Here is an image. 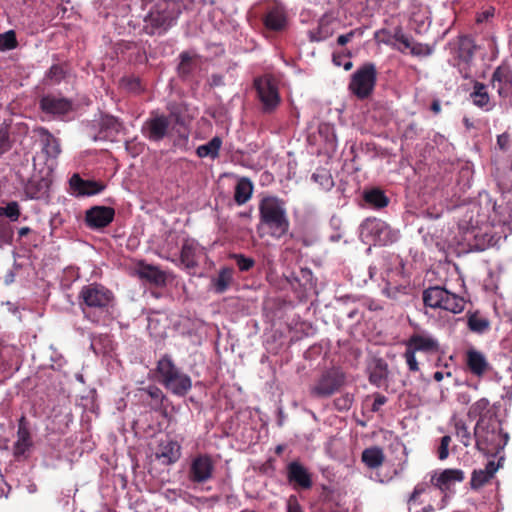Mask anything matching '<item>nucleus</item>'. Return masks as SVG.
<instances>
[{
  "mask_svg": "<svg viewBox=\"0 0 512 512\" xmlns=\"http://www.w3.org/2000/svg\"><path fill=\"white\" fill-rule=\"evenodd\" d=\"M473 435L476 448L486 455H496L508 442V434L502 433L500 422L492 416H481L475 425Z\"/></svg>",
  "mask_w": 512,
  "mask_h": 512,
  "instance_id": "1",
  "label": "nucleus"
},
{
  "mask_svg": "<svg viewBox=\"0 0 512 512\" xmlns=\"http://www.w3.org/2000/svg\"><path fill=\"white\" fill-rule=\"evenodd\" d=\"M259 214L260 227H266L272 237L279 239L288 233L289 220L282 200L273 196L263 198Z\"/></svg>",
  "mask_w": 512,
  "mask_h": 512,
  "instance_id": "2",
  "label": "nucleus"
},
{
  "mask_svg": "<svg viewBox=\"0 0 512 512\" xmlns=\"http://www.w3.org/2000/svg\"><path fill=\"white\" fill-rule=\"evenodd\" d=\"M179 14V7L174 0H160L145 16L144 29L149 35L163 34L176 22Z\"/></svg>",
  "mask_w": 512,
  "mask_h": 512,
  "instance_id": "3",
  "label": "nucleus"
},
{
  "mask_svg": "<svg viewBox=\"0 0 512 512\" xmlns=\"http://www.w3.org/2000/svg\"><path fill=\"white\" fill-rule=\"evenodd\" d=\"M157 371L161 383L177 396H185L192 387L191 378L183 373L168 355L158 361Z\"/></svg>",
  "mask_w": 512,
  "mask_h": 512,
  "instance_id": "4",
  "label": "nucleus"
},
{
  "mask_svg": "<svg viewBox=\"0 0 512 512\" xmlns=\"http://www.w3.org/2000/svg\"><path fill=\"white\" fill-rule=\"evenodd\" d=\"M422 298L425 306L433 309L440 308L454 314L462 312L465 307L462 297L440 286L425 289Z\"/></svg>",
  "mask_w": 512,
  "mask_h": 512,
  "instance_id": "5",
  "label": "nucleus"
},
{
  "mask_svg": "<svg viewBox=\"0 0 512 512\" xmlns=\"http://www.w3.org/2000/svg\"><path fill=\"white\" fill-rule=\"evenodd\" d=\"M360 237L375 244L387 245L397 239V233L379 219H366L360 226Z\"/></svg>",
  "mask_w": 512,
  "mask_h": 512,
  "instance_id": "6",
  "label": "nucleus"
},
{
  "mask_svg": "<svg viewBox=\"0 0 512 512\" xmlns=\"http://www.w3.org/2000/svg\"><path fill=\"white\" fill-rule=\"evenodd\" d=\"M376 67L373 63H365L353 75L349 89L359 99L367 98L376 83Z\"/></svg>",
  "mask_w": 512,
  "mask_h": 512,
  "instance_id": "7",
  "label": "nucleus"
},
{
  "mask_svg": "<svg viewBox=\"0 0 512 512\" xmlns=\"http://www.w3.org/2000/svg\"><path fill=\"white\" fill-rule=\"evenodd\" d=\"M171 120L176 124H183L181 116L177 113L172 112L169 117L155 114L145 121L142 133L150 141L159 142L168 135Z\"/></svg>",
  "mask_w": 512,
  "mask_h": 512,
  "instance_id": "8",
  "label": "nucleus"
},
{
  "mask_svg": "<svg viewBox=\"0 0 512 512\" xmlns=\"http://www.w3.org/2000/svg\"><path fill=\"white\" fill-rule=\"evenodd\" d=\"M345 382L344 373L332 368L322 373L316 384L311 387L310 394L316 398H327L338 391Z\"/></svg>",
  "mask_w": 512,
  "mask_h": 512,
  "instance_id": "9",
  "label": "nucleus"
},
{
  "mask_svg": "<svg viewBox=\"0 0 512 512\" xmlns=\"http://www.w3.org/2000/svg\"><path fill=\"white\" fill-rule=\"evenodd\" d=\"M79 299L81 305H86L90 308H106L113 300L112 292L101 284L92 283L83 286Z\"/></svg>",
  "mask_w": 512,
  "mask_h": 512,
  "instance_id": "10",
  "label": "nucleus"
},
{
  "mask_svg": "<svg viewBox=\"0 0 512 512\" xmlns=\"http://www.w3.org/2000/svg\"><path fill=\"white\" fill-rule=\"evenodd\" d=\"M214 464L210 456L198 455L192 459L188 477L194 483H205L212 478Z\"/></svg>",
  "mask_w": 512,
  "mask_h": 512,
  "instance_id": "11",
  "label": "nucleus"
},
{
  "mask_svg": "<svg viewBox=\"0 0 512 512\" xmlns=\"http://www.w3.org/2000/svg\"><path fill=\"white\" fill-rule=\"evenodd\" d=\"M260 101L265 112L273 111L279 104L280 98L276 87L268 79L259 78L254 81Z\"/></svg>",
  "mask_w": 512,
  "mask_h": 512,
  "instance_id": "12",
  "label": "nucleus"
},
{
  "mask_svg": "<svg viewBox=\"0 0 512 512\" xmlns=\"http://www.w3.org/2000/svg\"><path fill=\"white\" fill-rule=\"evenodd\" d=\"M115 211L111 207L94 206L86 211L85 221L90 228H104L114 219Z\"/></svg>",
  "mask_w": 512,
  "mask_h": 512,
  "instance_id": "13",
  "label": "nucleus"
},
{
  "mask_svg": "<svg viewBox=\"0 0 512 512\" xmlns=\"http://www.w3.org/2000/svg\"><path fill=\"white\" fill-rule=\"evenodd\" d=\"M39 105L44 113L52 115H64L72 109L71 100L53 94L41 97Z\"/></svg>",
  "mask_w": 512,
  "mask_h": 512,
  "instance_id": "14",
  "label": "nucleus"
},
{
  "mask_svg": "<svg viewBox=\"0 0 512 512\" xmlns=\"http://www.w3.org/2000/svg\"><path fill=\"white\" fill-rule=\"evenodd\" d=\"M155 457L163 464L171 465L181 457V446L176 440L166 437L160 441Z\"/></svg>",
  "mask_w": 512,
  "mask_h": 512,
  "instance_id": "15",
  "label": "nucleus"
},
{
  "mask_svg": "<svg viewBox=\"0 0 512 512\" xmlns=\"http://www.w3.org/2000/svg\"><path fill=\"white\" fill-rule=\"evenodd\" d=\"M70 187L77 196H90L100 193L105 186L99 182L84 180L78 174L70 178Z\"/></svg>",
  "mask_w": 512,
  "mask_h": 512,
  "instance_id": "16",
  "label": "nucleus"
},
{
  "mask_svg": "<svg viewBox=\"0 0 512 512\" xmlns=\"http://www.w3.org/2000/svg\"><path fill=\"white\" fill-rule=\"evenodd\" d=\"M288 480L302 489L312 486L311 475L307 469L298 462H291L287 467Z\"/></svg>",
  "mask_w": 512,
  "mask_h": 512,
  "instance_id": "17",
  "label": "nucleus"
},
{
  "mask_svg": "<svg viewBox=\"0 0 512 512\" xmlns=\"http://www.w3.org/2000/svg\"><path fill=\"white\" fill-rule=\"evenodd\" d=\"M406 346L415 352L423 351L433 353L437 352L439 349V344L436 339L421 333L413 334L407 341Z\"/></svg>",
  "mask_w": 512,
  "mask_h": 512,
  "instance_id": "18",
  "label": "nucleus"
},
{
  "mask_svg": "<svg viewBox=\"0 0 512 512\" xmlns=\"http://www.w3.org/2000/svg\"><path fill=\"white\" fill-rule=\"evenodd\" d=\"M137 275L154 285L161 286L166 282V274L160 270L157 266L139 263L136 267Z\"/></svg>",
  "mask_w": 512,
  "mask_h": 512,
  "instance_id": "19",
  "label": "nucleus"
},
{
  "mask_svg": "<svg viewBox=\"0 0 512 512\" xmlns=\"http://www.w3.org/2000/svg\"><path fill=\"white\" fill-rule=\"evenodd\" d=\"M37 134L43 153L49 158H56L61 151L58 140L45 128L37 129Z\"/></svg>",
  "mask_w": 512,
  "mask_h": 512,
  "instance_id": "20",
  "label": "nucleus"
},
{
  "mask_svg": "<svg viewBox=\"0 0 512 512\" xmlns=\"http://www.w3.org/2000/svg\"><path fill=\"white\" fill-rule=\"evenodd\" d=\"M122 129V124L118 121L117 118L113 116H103L100 121V131L99 134L93 137L94 141L98 139H110L117 135Z\"/></svg>",
  "mask_w": 512,
  "mask_h": 512,
  "instance_id": "21",
  "label": "nucleus"
},
{
  "mask_svg": "<svg viewBox=\"0 0 512 512\" xmlns=\"http://www.w3.org/2000/svg\"><path fill=\"white\" fill-rule=\"evenodd\" d=\"M467 365L470 371L476 376H482L488 368L484 355L474 349L467 352Z\"/></svg>",
  "mask_w": 512,
  "mask_h": 512,
  "instance_id": "22",
  "label": "nucleus"
},
{
  "mask_svg": "<svg viewBox=\"0 0 512 512\" xmlns=\"http://www.w3.org/2000/svg\"><path fill=\"white\" fill-rule=\"evenodd\" d=\"M25 418L22 417L20 419L19 428H18V439L14 445V454L15 456L23 455L28 448L32 445L30 432L28 428L25 426Z\"/></svg>",
  "mask_w": 512,
  "mask_h": 512,
  "instance_id": "23",
  "label": "nucleus"
},
{
  "mask_svg": "<svg viewBox=\"0 0 512 512\" xmlns=\"http://www.w3.org/2000/svg\"><path fill=\"white\" fill-rule=\"evenodd\" d=\"M253 183L247 177L238 180L235 186L234 200L238 205L245 204L252 196Z\"/></svg>",
  "mask_w": 512,
  "mask_h": 512,
  "instance_id": "24",
  "label": "nucleus"
},
{
  "mask_svg": "<svg viewBox=\"0 0 512 512\" xmlns=\"http://www.w3.org/2000/svg\"><path fill=\"white\" fill-rule=\"evenodd\" d=\"M361 459L367 467L370 469H376L383 464L385 455L380 447L374 446L366 448L362 452Z\"/></svg>",
  "mask_w": 512,
  "mask_h": 512,
  "instance_id": "25",
  "label": "nucleus"
},
{
  "mask_svg": "<svg viewBox=\"0 0 512 512\" xmlns=\"http://www.w3.org/2000/svg\"><path fill=\"white\" fill-rule=\"evenodd\" d=\"M363 197L370 206L378 209L386 207L389 203L387 196L378 188L365 191Z\"/></svg>",
  "mask_w": 512,
  "mask_h": 512,
  "instance_id": "26",
  "label": "nucleus"
},
{
  "mask_svg": "<svg viewBox=\"0 0 512 512\" xmlns=\"http://www.w3.org/2000/svg\"><path fill=\"white\" fill-rule=\"evenodd\" d=\"M197 67L196 59L188 52L180 54V63L178 64L177 71L180 77L186 78L194 71Z\"/></svg>",
  "mask_w": 512,
  "mask_h": 512,
  "instance_id": "27",
  "label": "nucleus"
},
{
  "mask_svg": "<svg viewBox=\"0 0 512 512\" xmlns=\"http://www.w3.org/2000/svg\"><path fill=\"white\" fill-rule=\"evenodd\" d=\"M222 140L219 137L212 138L208 143L197 148L196 153L200 158L211 157L216 158L219 154Z\"/></svg>",
  "mask_w": 512,
  "mask_h": 512,
  "instance_id": "28",
  "label": "nucleus"
},
{
  "mask_svg": "<svg viewBox=\"0 0 512 512\" xmlns=\"http://www.w3.org/2000/svg\"><path fill=\"white\" fill-rule=\"evenodd\" d=\"M286 18L282 11L274 9L268 12L265 17V26L271 30H282L285 27Z\"/></svg>",
  "mask_w": 512,
  "mask_h": 512,
  "instance_id": "29",
  "label": "nucleus"
},
{
  "mask_svg": "<svg viewBox=\"0 0 512 512\" xmlns=\"http://www.w3.org/2000/svg\"><path fill=\"white\" fill-rule=\"evenodd\" d=\"M475 49L476 46L470 37H460L458 48V54L460 59H462L466 63H469L474 56Z\"/></svg>",
  "mask_w": 512,
  "mask_h": 512,
  "instance_id": "30",
  "label": "nucleus"
},
{
  "mask_svg": "<svg viewBox=\"0 0 512 512\" xmlns=\"http://www.w3.org/2000/svg\"><path fill=\"white\" fill-rule=\"evenodd\" d=\"M233 279V270L231 268H223L220 270L218 277L213 280L215 292L223 293L227 290Z\"/></svg>",
  "mask_w": 512,
  "mask_h": 512,
  "instance_id": "31",
  "label": "nucleus"
},
{
  "mask_svg": "<svg viewBox=\"0 0 512 512\" xmlns=\"http://www.w3.org/2000/svg\"><path fill=\"white\" fill-rule=\"evenodd\" d=\"M464 479V472L459 469H446L436 479L439 487L448 486L452 482H461Z\"/></svg>",
  "mask_w": 512,
  "mask_h": 512,
  "instance_id": "32",
  "label": "nucleus"
},
{
  "mask_svg": "<svg viewBox=\"0 0 512 512\" xmlns=\"http://www.w3.org/2000/svg\"><path fill=\"white\" fill-rule=\"evenodd\" d=\"M196 245L193 242L186 241L181 249V261L187 268H194L197 266L195 260Z\"/></svg>",
  "mask_w": 512,
  "mask_h": 512,
  "instance_id": "33",
  "label": "nucleus"
},
{
  "mask_svg": "<svg viewBox=\"0 0 512 512\" xmlns=\"http://www.w3.org/2000/svg\"><path fill=\"white\" fill-rule=\"evenodd\" d=\"M511 73L506 67H498L492 75V85L496 87L498 83V92L501 94L503 85L511 83Z\"/></svg>",
  "mask_w": 512,
  "mask_h": 512,
  "instance_id": "34",
  "label": "nucleus"
},
{
  "mask_svg": "<svg viewBox=\"0 0 512 512\" xmlns=\"http://www.w3.org/2000/svg\"><path fill=\"white\" fill-rule=\"evenodd\" d=\"M455 435L460 439L461 443L468 447L471 444L472 435L468 426L462 419H454Z\"/></svg>",
  "mask_w": 512,
  "mask_h": 512,
  "instance_id": "35",
  "label": "nucleus"
},
{
  "mask_svg": "<svg viewBox=\"0 0 512 512\" xmlns=\"http://www.w3.org/2000/svg\"><path fill=\"white\" fill-rule=\"evenodd\" d=\"M485 85L479 82H476L474 85V90L470 94L473 99V103L478 107H485L489 102V95L485 90Z\"/></svg>",
  "mask_w": 512,
  "mask_h": 512,
  "instance_id": "36",
  "label": "nucleus"
},
{
  "mask_svg": "<svg viewBox=\"0 0 512 512\" xmlns=\"http://www.w3.org/2000/svg\"><path fill=\"white\" fill-rule=\"evenodd\" d=\"M387 375V364L379 361L374 370L370 373L369 381L372 384L380 386L382 380L386 378Z\"/></svg>",
  "mask_w": 512,
  "mask_h": 512,
  "instance_id": "37",
  "label": "nucleus"
},
{
  "mask_svg": "<svg viewBox=\"0 0 512 512\" xmlns=\"http://www.w3.org/2000/svg\"><path fill=\"white\" fill-rule=\"evenodd\" d=\"M16 34L13 30L0 34V50H11L17 47Z\"/></svg>",
  "mask_w": 512,
  "mask_h": 512,
  "instance_id": "38",
  "label": "nucleus"
},
{
  "mask_svg": "<svg viewBox=\"0 0 512 512\" xmlns=\"http://www.w3.org/2000/svg\"><path fill=\"white\" fill-rule=\"evenodd\" d=\"M394 39L399 43L398 46H395V48L400 51L404 52L406 49H409L411 51V46L414 44V39L412 37H409L405 35L401 29H398L394 34Z\"/></svg>",
  "mask_w": 512,
  "mask_h": 512,
  "instance_id": "39",
  "label": "nucleus"
},
{
  "mask_svg": "<svg viewBox=\"0 0 512 512\" xmlns=\"http://www.w3.org/2000/svg\"><path fill=\"white\" fill-rule=\"evenodd\" d=\"M293 278L305 288L313 285V273L308 268H301L298 273L293 274Z\"/></svg>",
  "mask_w": 512,
  "mask_h": 512,
  "instance_id": "40",
  "label": "nucleus"
},
{
  "mask_svg": "<svg viewBox=\"0 0 512 512\" xmlns=\"http://www.w3.org/2000/svg\"><path fill=\"white\" fill-rule=\"evenodd\" d=\"M490 476L482 469L474 470L470 481L472 489L477 490L490 480Z\"/></svg>",
  "mask_w": 512,
  "mask_h": 512,
  "instance_id": "41",
  "label": "nucleus"
},
{
  "mask_svg": "<svg viewBox=\"0 0 512 512\" xmlns=\"http://www.w3.org/2000/svg\"><path fill=\"white\" fill-rule=\"evenodd\" d=\"M468 326L471 331L482 333L489 327V321L485 318H479L473 315L468 320Z\"/></svg>",
  "mask_w": 512,
  "mask_h": 512,
  "instance_id": "42",
  "label": "nucleus"
},
{
  "mask_svg": "<svg viewBox=\"0 0 512 512\" xmlns=\"http://www.w3.org/2000/svg\"><path fill=\"white\" fill-rule=\"evenodd\" d=\"M0 216H6L11 221H16L20 216L19 205L17 202H10L5 207H0Z\"/></svg>",
  "mask_w": 512,
  "mask_h": 512,
  "instance_id": "43",
  "label": "nucleus"
},
{
  "mask_svg": "<svg viewBox=\"0 0 512 512\" xmlns=\"http://www.w3.org/2000/svg\"><path fill=\"white\" fill-rule=\"evenodd\" d=\"M230 257L235 260L240 271H249L255 265L253 258L243 254H231Z\"/></svg>",
  "mask_w": 512,
  "mask_h": 512,
  "instance_id": "44",
  "label": "nucleus"
},
{
  "mask_svg": "<svg viewBox=\"0 0 512 512\" xmlns=\"http://www.w3.org/2000/svg\"><path fill=\"white\" fill-rule=\"evenodd\" d=\"M489 406V401L485 398H482L480 400H478L477 402H475L469 409L468 411V416L469 417H475L477 415H479L480 417L483 416V412L488 408ZM484 416H487L486 414H484Z\"/></svg>",
  "mask_w": 512,
  "mask_h": 512,
  "instance_id": "45",
  "label": "nucleus"
},
{
  "mask_svg": "<svg viewBox=\"0 0 512 512\" xmlns=\"http://www.w3.org/2000/svg\"><path fill=\"white\" fill-rule=\"evenodd\" d=\"M65 75L66 71L64 70L63 66L55 64L49 69L46 76L52 82L59 83L62 79L65 78Z\"/></svg>",
  "mask_w": 512,
  "mask_h": 512,
  "instance_id": "46",
  "label": "nucleus"
},
{
  "mask_svg": "<svg viewBox=\"0 0 512 512\" xmlns=\"http://www.w3.org/2000/svg\"><path fill=\"white\" fill-rule=\"evenodd\" d=\"M413 56H428L432 53V48L428 44H422L414 42L411 46V52Z\"/></svg>",
  "mask_w": 512,
  "mask_h": 512,
  "instance_id": "47",
  "label": "nucleus"
},
{
  "mask_svg": "<svg viewBox=\"0 0 512 512\" xmlns=\"http://www.w3.org/2000/svg\"><path fill=\"white\" fill-rule=\"evenodd\" d=\"M13 238V230L7 224L0 223V247L3 244L11 243Z\"/></svg>",
  "mask_w": 512,
  "mask_h": 512,
  "instance_id": "48",
  "label": "nucleus"
},
{
  "mask_svg": "<svg viewBox=\"0 0 512 512\" xmlns=\"http://www.w3.org/2000/svg\"><path fill=\"white\" fill-rule=\"evenodd\" d=\"M404 358L410 371L416 372L419 370V365L415 357V351L407 347L404 353Z\"/></svg>",
  "mask_w": 512,
  "mask_h": 512,
  "instance_id": "49",
  "label": "nucleus"
},
{
  "mask_svg": "<svg viewBox=\"0 0 512 512\" xmlns=\"http://www.w3.org/2000/svg\"><path fill=\"white\" fill-rule=\"evenodd\" d=\"M451 442V437L449 435H445L440 440V445L438 447V457L440 460H444L449 455V444Z\"/></svg>",
  "mask_w": 512,
  "mask_h": 512,
  "instance_id": "50",
  "label": "nucleus"
},
{
  "mask_svg": "<svg viewBox=\"0 0 512 512\" xmlns=\"http://www.w3.org/2000/svg\"><path fill=\"white\" fill-rule=\"evenodd\" d=\"M384 293L392 299H399L400 294H407V287L405 286H392V287H386L384 289Z\"/></svg>",
  "mask_w": 512,
  "mask_h": 512,
  "instance_id": "51",
  "label": "nucleus"
},
{
  "mask_svg": "<svg viewBox=\"0 0 512 512\" xmlns=\"http://www.w3.org/2000/svg\"><path fill=\"white\" fill-rule=\"evenodd\" d=\"M10 149L9 136L6 132L0 131V155Z\"/></svg>",
  "mask_w": 512,
  "mask_h": 512,
  "instance_id": "52",
  "label": "nucleus"
},
{
  "mask_svg": "<svg viewBox=\"0 0 512 512\" xmlns=\"http://www.w3.org/2000/svg\"><path fill=\"white\" fill-rule=\"evenodd\" d=\"M147 393L149 394V396L152 399H155L159 402H161L164 399V395L158 387H155V386L148 387Z\"/></svg>",
  "mask_w": 512,
  "mask_h": 512,
  "instance_id": "53",
  "label": "nucleus"
},
{
  "mask_svg": "<svg viewBox=\"0 0 512 512\" xmlns=\"http://www.w3.org/2000/svg\"><path fill=\"white\" fill-rule=\"evenodd\" d=\"M387 402V398L384 395L376 394L374 398V402L372 404V411L377 412Z\"/></svg>",
  "mask_w": 512,
  "mask_h": 512,
  "instance_id": "54",
  "label": "nucleus"
},
{
  "mask_svg": "<svg viewBox=\"0 0 512 512\" xmlns=\"http://www.w3.org/2000/svg\"><path fill=\"white\" fill-rule=\"evenodd\" d=\"M357 30H351L350 32H348L347 34H344V35H340L338 38H337V44L339 46H344L346 45L348 42H350L352 40V38L354 37V35L356 34Z\"/></svg>",
  "mask_w": 512,
  "mask_h": 512,
  "instance_id": "55",
  "label": "nucleus"
},
{
  "mask_svg": "<svg viewBox=\"0 0 512 512\" xmlns=\"http://www.w3.org/2000/svg\"><path fill=\"white\" fill-rule=\"evenodd\" d=\"M287 512H302L295 498H290L287 504Z\"/></svg>",
  "mask_w": 512,
  "mask_h": 512,
  "instance_id": "56",
  "label": "nucleus"
},
{
  "mask_svg": "<svg viewBox=\"0 0 512 512\" xmlns=\"http://www.w3.org/2000/svg\"><path fill=\"white\" fill-rule=\"evenodd\" d=\"M494 15V9L491 8V9H488L484 12H482L481 14L478 15L477 17V22L478 23H482V22H485L487 21L490 17H492Z\"/></svg>",
  "mask_w": 512,
  "mask_h": 512,
  "instance_id": "57",
  "label": "nucleus"
},
{
  "mask_svg": "<svg viewBox=\"0 0 512 512\" xmlns=\"http://www.w3.org/2000/svg\"><path fill=\"white\" fill-rule=\"evenodd\" d=\"M498 469V466L495 464L494 461H489L485 467V469H483L486 474H488V476H490V478L493 477V475L495 474V472L497 471Z\"/></svg>",
  "mask_w": 512,
  "mask_h": 512,
  "instance_id": "58",
  "label": "nucleus"
},
{
  "mask_svg": "<svg viewBox=\"0 0 512 512\" xmlns=\"http://www.w3.org/2000/svg\"><path fill=\"white\" fill-rule=\"evenodd\" d=\"M422 491H423L422 489L416 487L414 489V491L412 492V494L410 495L408 502L410 503L412 501H415L417 499V497L422 493Z\"/></svg>",
  "mask_w": 512,
  "mask_h": 512,
  "instance_id": "59",
  "label": "nucleus"
},
{
  "mask_svg": "<svg viewBox=\"0 0 512 512\" xmlns=\"http://www.w3.org/2000/svg\"><path fill=\"white\" fill-rule=\"evenodd\" d=\"M431 110H432L435 114H437V113H439V112H440V110H441V106H440V102H439V100H434V101L432 102V104H431Z\"/></svg>",
  "mask_w": 512,
  "mask_h": 512,
  "instance_id": "60",
  "label": "nucleus"
},
{
  "mask_svg": "<svg viewBox=\"0 0 512 512\" xmlns=\"http://www.w3.org/2000/svg\"><path fill=\"white\" fill-rule=\"evenodd\" d=\"M312 178L315 181H318V178H325L327 185H330L332 183V181L326 175L313 174Z\"/></svg>",
  "mask_w": 512,
  "mask_h": 512,
  "instance_id": "61",
  "label": "nucleus"
},
{
  "mask_svg": "<svg viewBox=\"0 0 512 512\" xmlns=\"http://www.w3.org/2000/svg\"><path fill=\"white\" fill-rule=\"evenodd\" d=\"M30 231L31 230L29 227H22L19 229L18 234L20 237H24V236L28 235L30 233Z\"/></svg>",
  "mask_w": 512,
  "mask_h": 512,
  "instance_id": "62",
  "label": "nucleus"
},
{
  "mask_svg": "<svg viewBox=\"0 0 512 512\" xmlns=\"http://www.w3.org/2000/svg\"><path fill=\"white\" fill-rule=\"evenodd\" d=\"M32 189H33V185H29V186H27V188H26V192H27V194H28L31 198H37L36 191H32Z\"/></svg>",
  "mask_w": 512,
  "mask_h": 512,
  "instance_id": "63",
  "label": "nucleus"
},
{
  "mask_svg": "<svg viewBox=\"0 0 512 512\" xmlns=\"http://www.w3.org/2000/svg\"><path fill=\"white\" fill-rule=\"evenodd\" d=\"M341 57H342V55H340V54H336V53L333 54V62L335 65L340 66L342 64Z\"/></svg>",
  "mask_w": 512,
  "mask_h": 512,
  "instance_id": "64",
  "label": "nucleus"
}]
</instances>
